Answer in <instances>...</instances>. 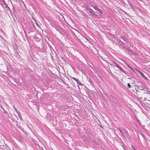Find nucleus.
<instances>
[{
    "instance_id": "nucleus-1",
    "label": "nucleus",
    "mask_w": 150,
    "mask_h": 150,
    "mask_svg": "<svg viewBox=\"0 0 150 150\" xmlns=\"http://www.w3.org/2000/svg\"><path fill=\"white\" fill-rule=\"evenodd\" d=\"M93 8L96 11H97L99 12L100 13H102V11L98 8L97 6H93Z\"/></svg>"
},
{
    "instance_id": "nucleus-2",
    "label": "nucleus",
    "mask_w": 150,
    "mask_h": 150,
    "mask_svg": "<svg viewBox=\"0 0 150 150\" xmlns=\"http://www.w3.org/2000/svg\"><path fill=\"white\" fill-rule=\"evenodd\" d=\"M136 86L137 88L138 89L137 90H136L137 91L139 92V90H142L144 89V88L141 86L136 85Z\"/></svg>"
},
{
    "instance_id": "nucleus-3",
    "label": "nucleus",
    "mask_w": 150,
    "mask_h": 150,
    "mask_svg": "<svg viewBox=\"0 0 150 150\" xmlns=\"http://www.w3.org/2000/svg\"><path fill=\"white\" fill-rule=\"evenodd\" d=\"M86 9L88 10L89 11V12L92 14H94V11L91 9V8H87Z\"/></svg>"
},
{
    "instance_id": "nucleus-4",
    "label": "nucleus",
    "mask_w": 150,
    "mask_h": 150,
    "mask_svg": "<svg viewBox=\"0 0 150 150\" xmlns=\"http://www.w3.org/2000/svg\"><path fill=\"white\" fill-rule=\"evenodd\" d=\"M120 38L122 39L126 43H127L128 42V40L127 39H126L125 37L124 36H121L120 37Z\"/></svg>"
},
{
    "instance_id": "nucleus-5",
    "label": "nucleus",
    "mask_w": 150,
    "mask_h": 150,
    "mask_svg": "<svg viewBox=\"0 0 150 150\" xmlns=\"http://www.w3.org/2000/svg\"><path fill=\"white\" fill-rule=\"evenodd\" d=\"M118 68L120 70L122 71L123 73L125 74H127V73L125 72V71L120 66H118Z\"/></svg>"
},
{
    "instance_id": "nucleus-6",
    "label": "nucleus",
    "mask_w": 150,
    "mask_h": 150,
    "mask_svg": "<svg viewBox=\"0 0 150 150\" xmlns=\"http://www.w3.org/2000/svg\"><path fill=\"white\" fill-rule=\"evenodd\" d=\"M113 64H112V65L115 66L116 67L118 68V66H119L115 62H114L113 63Z\"/></svg>"
},
{
    "instance_id": "nucleus-7",
    "label": "nucleus",
    "mask_w": 150,
    "mask_h": 150,
    "mask_svg": "<svg viewBox=\"0 0 150 150\" xmlns=\"http://www.w3.org/2000/svg\"><path fill=\"white\" fill-rule=\"evenodd\" d=\"M72 79H73V80L76 81L77 83H78V79H77L76 78H74V77H72Z\"/></svg>"
},
{
    "instance_id": "nucleus-8",
    "label": "nucleus",
    "mask_w": 150,
    "mask_h": 150,
    "mask_svg": "<svg viewBox=\"0 0 150 150\" xmlns=\"http://www.w3.org/2000/svg\"><path fill=\"white\" fill-rule=\"evenodd\" d=\"M72 79H73V80L76 81L77 83H78V79H77L76 78H74V77H72Z\"/></svg>"
},
{
    "instance_id": "nucleus-9",
    "label": "nucleus",
    "mask_w": 150,
    "mask_h": 150,
    "mask_svg": "<svg viewBox=\"0 0 150 150\" xmlns=\"http://www.w3.org/2000/svg\"><path fill=\"white\" fill-rule=\"evenodd\" d=\"M14 109L15 110V111H16V112H17V114H19V113H19L18 111V110L16 108H14Z\"/></svg>"
},
{
    "instance_id": "nucleus-10",
    "label": "nucleus",
    "mask_w": 150,
    "mask_h": 150,
    "mask_svg": "<svg viewBox=\"0 0 150 150\" xmlns=\"http://www.w3.org/2000/svg\"><path fill=\"white\" fill-rule=\"evenodd\" d=\"M18 116H19V117L20 118L21 120H22V119L21 117V115L20 113L18 114Z\"/></svg>"
},
{
    "instance_id": "nucleus-11",
    "label": "nucleus",
    "mask_w": 150,
    "mask_h": 150,
    "mask_svg": "<svg viewBox=\"0 0 150 150\" xmlns=\"http://www.w3.org/2000/svg\"><path fill=\"white\" fill-rule=\"evenodd\" d=\"M127 86H128V87L129 88H131V85H130V84L129 83H128L127 84Z\"/></svg>"
},
{
    "instance_id": "nucleus-12",
    "label": "nucleus",
    "mask_w": 150,
    "mask_h": 150,
    "mask_svg": "<svg viewBox=\"0 0 150 150\" xmlns=\"http://www.w3.org/2000/svg\"><path fill=\"white\" fill-rule=\"evenodd\" d=\"M119 130L120 131V132L122 134H123V133H122V132L121 131V130L120 129H119Z\"/></svg>"
},
{
    "instance_id": "nucleus-13",
    "label": "nucleus",
    "mask_w": 150,
    "mask_h": 150,
    "mask_svg": "<svg viewBox=\"0 0 150 150\" xmlns=\"http://www.w3.org/2000/svg\"><path fill=\"white\" fill-rule=\"evenodd\" d=\"M141 134L143 137V138H144L145 137L144 136V135L143 134Z\"/></svg>"
},
{
    "instance_id": "nucleus-14",
    "label": "nucleus",
    "mask_w": 150,
    "mask_h": 150,
    "mask_svg": "<svg viewBox=\"0 0 150 150\" xmlns=\"http://www.w3.org/2000/svg\"><path fill=\"white\" fill-rule=\"evenodd\" d=\"M140 72V74L142 75V76H143V77H144V75H143V74H142V73H141V72Z\"/></svg>"
},
{
    "instance_id": "nucleus-15",
    "label": "nucleus",
    "mask_w": 150,
    "mask_h": 150,
    "mask_svg": "<svg viewBox=\"0 0 150 150\" xmlns=\"http://www.w3.org/2000/svg\"><path fill=\"white\" fill-rule=\"evenodd\" d=\"M32 18L33 20H34V21H35V22H36V20H35V19L34 18Z\"/></svg>"
},
{
    "instance_id": "nucleus-16",
    "label": "nucleus",
    "mask_w": 150,
    "mask_h": 150,
    "mask_svg": "<svg viewBox=\"0 0 150 150\" xmlns=\"http://www.w3.org/2000/svg\"><path fill=\"white\" fill-rule=\"evenodd\" d=\"M127 65L129 68H131V67L130 66H129L128 64H127Z\"/></svg>"
},
{
    "instance_id": "nucleus-17",
    "label": "nucleus",
    "mask_w": 150,
    "mask_h": 150,
    "mask_svg": "<svg viewBox=\"0 0 150 150\" xmlns=\"http://www.w3.org/2000/svg\"><path fill=\"white\" fill-rule=\"evenodd\" d=\"M36 24L37 25H38V26H39V25H38V23H36Z\"/></svg>"
},
{
    "instance_id": "nucleus-18",
    "label": "nucleus",
    "mask_w": 150,
    "mask_h": 150,
    "mask_svg": "<svg viewBox=\"0 0 150 150\" xmlns=\"http://www.w3.org/2000/svg\"><path fill=\"white\" fill-rule=\"evenodd\" d=\"M131 69H132V70L134 72V70H133V69L132 68Z\"/></svg>"
},
{
    "instance_id": "nucleus-19",
    "label": "nucleus",
    "mask_w": 150,
    "mask_h": 150,
    "mask_svg": "<svg viewBox=\"0 0 150 150\" xmlns=\"http://www.w3.org/2000/svg\"><path fill=\"white\" fill-rule=\"evenodd\" d=\"M128 79H131V78H128Z\"/></svg>"
},
{
    "instance_id": "nucleus-20",
    "label": "nucleus",
    "mask_w": 150,
    "mask_h": 150,
    "mask_svg": "<svg viewBox=\"0 0 150 150\" xmlns=\"http://www.w3.org/2000/svg\"><path fill=\"white\" fill-rule=\"evenodd\" d=\"M133 149L134 150V149H135L134 147H133Z\"/></svg>"
},
{
    "instance_id": "nucleus-21",
    "label": "nucleus",
    "mask_w": 150,
    "mask_h": 150,
    "mask_svg": "<svg viewBox=\"0 0 150 150\" xmlns=\"http://www.w3.org/2000/svg\"><path fill=\"white\" fill-rule=\"evenodd\" d=\"M131 69H132V68L131 67V68H130Z\"/></svg>"
},
{
    "instance_id": "nucleus-22",
    "label": "nucleus",
    "mask_w": 150,
    "mask_h": 150,
    "mask_svg": "<svg viewBox=\"0 0 150 150\" xmlns=\"http://www.w3.org/2000/svg\"><path fill=\"white\" fill-rule=\"evenodd\" d=\"M134 150H136V149H134Z\"/></svg>"
}]
</instances>
